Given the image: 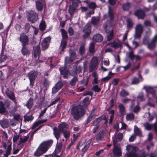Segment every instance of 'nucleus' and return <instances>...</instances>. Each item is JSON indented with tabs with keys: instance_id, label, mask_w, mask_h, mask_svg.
Wrapping results in <instances>:
<instances>
[{
	"instance_id": "f257e3e1",
	"label": "nucleus",
	"mask_w": 157,
	"mask_h": 157,
	"mask_svg": "<svg viewBox=\"0 0 157 157\" xmlns=\"http://www.w3.org/2000/svg\"><path fill=\"white\" fill-rule=\"evenodd\" d=\"M68 125L65 122H62L59 124L58 128L55 127L53 128V134L58 140L60 137L61 134L63 133L64 137L67 139L70 136V132L68 130Z\"/></svg>"
},
{
	"instance_id": "f03ea898",
	"label": "nucleus",
	"mask_w": 157,
	"mask_h": 157,
	"mask_svg": "<svg viewBox=\"0 0 157 157\" xmlns=\"http://www.w3.org/2000/svg\"><path fill=\"white\" fill-rule=\"evenodd\" d=\"M53 143L52 139L48 140L43 141L34 152V155L38 157L45 153L52 146Z\"/></svg>"
},
{
	"instance_id": "7ed1b4c3",
	"label": "nucleus",
	"mask_w": 157,
	"mask_h": 157,
	"mask_svg": "<svg viewBox=\"0 0 157 157\" xmlns=\"http://www.w3.org/2000/svg\"><path fill=\"white\" fill-rule=\"evenodd\" d=\"M85 112L83 106L78 105L75 106L72 108L71 113L75 120H78L84 115Z\"/></svg>"
},
{
	"instance_id": "20e7f679",
	"label": "nucleus",
	"mask_w": 157,
	"mask_h": 157,
	"mask_svg": "<svg viewBox=\"0 0 157 157\" xmlns=\"http://www.w3.org/2000/svg\"><path fill=\"white\" fill-rule=\"evenodd\" d=\"M126 149L129 152L127 155V157H137L138 155L136 153L138 150L137 147L128 145L127 146Z\"/></svg>"
},
{
	"instance_id": "39448f33",
	"label": "nucleus",
	"mask_w": 157,
	"mask_h": 157,
	"mask_svg": "<svg viewBox=\"0 0 157 157\" xmlns=\"http://www.w3.org/2000/svg\"><path fill=\"white\" fill-rule=\"evenodd\" d=\"M18 40L21 43V45H29V37L24 33H22L20 34L19 37L17 38Z\"/></svg>"
},
{
	"instance_id": "423d86ee",
	"label": "nucleus",
	"mask_w": 157,
	"mask_h": 157,
	"mask_svg": "<svg viewBox=\"0 0 157 157\" xmlns=\"http://www.w3.org/2000/svg\"><path fill=\"white\" fill-rule=\"evenodd\" d=\"M91 26L89 24H87L84 27L82 32L84 33L82 37L84 39H86L90 36L91 31Z\"/></svg>"
},
{
	"instance_id": "0eeeda50",
	"label": "nucleus",
	"mask_w": 157,
	"mask_h": 157,
	"mask_svg": "<svg viewBox=\"0 0 157 157\" xmlns=\"http://www.w3.org/2000/svg\"><path fill=\"white\" fill-rule=\"evenodd\" d=\"M37 73L35 71H31L28 74V76L30 81V85L33 87L36 78L37 76Z\"/></svg>"
},
{
	"instance_id": "6e6552de",
	"label": "nucleus",
	"mask_w": 157,
	"mask_h": 157,
	"mask_svg": "<svg viewBox=\"0 0 157 157\" xmlns=\"http://www.w3.org/2000/svg\"><path fill=\"white\" fill-rule=\"evenodd\" d=\"M98 60L97 57L94 56L91 59L89 66V71L92 72L98 66Z\"/></svg>"
},
{
	"instance_id": "1a4fd4ad",
	"label": "nucleus",
	"mask_w": 157,
	"mask_h": 157,
	"mask_svg": "<svg viewBox=\"0 0 157 157\" xmlns=\"http://www.w3.org/2000/svg\"><path fill=\"white\" fill-rule=\"evenodd\" d=\"M37 14L34 11H31L27 17V19L29 21L32 23H34L38 19Z\"/></svg>"
},
{
	"instance_id": "9d476101",
	"label": "nucleus",
	"mask_w": 157,
	"mask_h": 157,
	"mask_svg": "<svg viewBox=\"0 0 157 157\" xmlns=\"http://www.w3.org/2000/svg\"><path fill=\"white\" fill-rule=\"evenodd\" d=\"M21 50V53L24 57H27L31 53V50L28 45H22Z\"/></svg>"
},
{
	"instance_id": "9b49d317",
	"label": "nucleus",
	"mask_w": 157,
	"mask_h": 157,
	"mask_svg": "<svg viewBox=\"0 0 157 157\" xmlns=\"http://www.w3.org/2000/svg\"><path fill=\"white\" fill-rule=\"evenodd\" d=\"M122 154L121 149L117 146H114L113 153H111L110 156L111 157H120L121 156Z\"/></svg>"
},
{
	"instance_id": "f8f14e48",
	"label": "nucleus",
	"mask_w": 157,
	"mask_h": 157,
	"mask_svg": "<svg viewBox=\"0 0 157 157\" xmlns=\"http://www.w3.org/2000/svg\"><path fill=\"white\" fill-rule=\"evenodd\" d=\"M51 40V37L48 36L42 40L41 43V45L43 50H45L48 48Z\"/></svg>"
},
{
	"instance_id": "ddd939ff",
	"label": "nucleus",
	"mask_w": 157,
	"mask_h": 157,
	"mask_svg": "<svg viewBox=\"0 0 157 157\" xmlns=\"http://www.w3.org/2000/svg\"><path fill=\"white\" fill-rule=\"evenodd\" d=\"M63 84L61 81H59L52 88V92L53 94L56 93L63 86Z\"/></svg>"
},
{
	"instance_id": "4468645a",
	"label": "nucleus",
	"mask_w": 157,
	"mask_h": 157,
	"mask_svg": "<svg viewBox=\"0 0 157 157\" xmlns=\"http://www.w3.org/2000/svg\"><path fill=\"white\" fill-rule=\"evenodd\" d=\"M134 14L139 19H143L145 16V12L141 9H139L135 11Z\"/></svg>"
},
{
	"instance_id": "2eb2a0df",
	"label": "nucleus",
	"mask_w": 157,
	"mask_h": 157,
	"mask_svg": "<svg viewBox=\"0 0 157 157\" xmlns=\"http://www.w3.org/2000/svg\"><path fill=\"white\" fill-rule=\"evenodd\" d=\"M119 112L118 114V116L121 118H123L125 114V108L123 104H119L118 105Z\"/></svg>"
},
{
	"instance_id": "dca6fc26",
	"label": "nucleus",
	"mask_w": 157,
	"mask_h": 157,
	"mask_svg": "<svg viewBox=\"0 0 157 157\" xmlns=\"http://www.w3.org/2000/svg\"><path fill=\"white\" fill-rule=\"evenodd\" d=\"M61 75H63L64 78H67L69 75V71L67 69V67L65 66L61 67L59 68Z\"/></svg>"
},
{
	"instance_id": "f3484780",
	"label": "nucleus",
	"mask_w": 157,
	"mask_h": 157,
	"mask_svg": "<svg viewBox=\"0 0 157 157\" xmlns=\"http://www.w3.org/2000/svg\"><path fill=\"white\" fill-rule=\"evenodd\" d=\"M67 45L66 40H61L59 48L60 54H62L65 52L64 49L66 48Z\"/></svg>"
},
{
	"instance_id": "a211bd4d",
	"label": "nucleus",
	"mask_w": 157,
	"mask_h": 157,
	"mask_svg": "<svg viewBox=\"0 0 157 157\" xmlns=\"http://www.w3.org/2000/svg\"><path fill=\"white\" fill-rule=\"evenodd\" d=\"M106 119V116L104 114L103 115L96 118L93 122L92 125L94 126H95L98 124L101 121L105 120Z\"/></svg>"
},
{
	"instance_id": "6ab92c4d",
	"label": "nucleus",
	"mask_w": 157,
	"mask_h": 157,
	"mask_svg": "<svg viewBox=\"0 0 157 157\" xmlns=\"http://www.w3.org/2000/svg\"><path fill=\"white\" fill-rule=\"evenodd\" d=\"M5 93L7 96L11 100H13L15 99L16 97L14 93L10 90L9 88L6 89Z\"/></svg>"
},
{
	"instance_id": "aec40b11",
	"label": "nucleus",
	"mask_w": 157,
	"mask_h": 157,
	"mask_svg": "<svg viewBox=\"0 0 157 157\" xmlns=\"http://www.w3.org/2000/svg\"><path fill=\"white\" fill-rule=\"evenodd\" d=\"M107 45H111V47L115 49L119 48L121 46V44L120 42H116L115 40H114L112 42L108 43Z\"/></svg>"
},
{
	"instance_id": "412c9836",
	"label": "nucleus",
	"mask_w": 157,
	"mask_h": 157,
	"mask_svg": "<svg viewBox=\"0 0 157 157\" xmlns=\"http://www.w3.org/2000/svg\"><path fill=\"white\" fill-rule=\"evenodd\" d=\"M111 30L109 31L108 33H106L108 34L107 35V40L108 41L111 40L114 37V31L113 28L111 27H109Z\"/></svg>"
},
{
	"instance_id": "4be33fe9",
	"label": "nucleus",
	"mask_w": 157,
	"mask_h": 157,
	"mask_svg": "<svg viewBox=\"0 0 157 157\" xmlns=\"http://www.w3.org/2000/svg\"><path fill=\"white\" fill-rule=\"evenodd\" d=\"M104 132L103 130L100 131L97 135L96 139L97 141H102L104 139Z\"/></svg>"
},
{
	"instance_id": "5701e85b",
	"label": "nucleus",
	"mask_w": 157,
	"mask_h": 157,
	"mask_svg": "<svg viewBox=\"0 0 157 157\" xmlns=\"http://www.w3.org/2000/svg\"><path fill=\"white\" fill-rule=\"evenodd\" d=\"M93 40L94 41L96 42H101L103 40V37L100 34H96L93 36Z\"/></svg>"
},
{
	"instance_id": "b1692460",
	"label": "nucleus",
	"mask_w": 157,
	"mask_h": 157,
	"mask_svg": "<svg viewBox=\"0 0 157 157\" xmlns=\"http://www.w3.org/2000/svg\"><path fill=\"white\" fill-rule=\"evenodd\" d=\"M40 49L39 46L37 45L34 49L33 52V56L34 58H36L40 56Z\"/></svg>"
},
{
	"instance_id": "393cba45",
	"label": "nucleus",
	"mask_w": 157,
	"mask_h": 157,
	"mask_svg": "<svg viewBox=\"0 0 157 157\" xmlns=\"http://www.w3.org/2000/svg\"><path fill=\"white\" fill-rule=\"evenodd\" d=\"M108 14L110 20H113L114 18V13L113 9L110 6L108 7Z\"/></svg>"
},
{
	"instance_id": "a878e982",
	"label": "nucleus",
	"mask_w": 157,
	"mask_h": 157,
	"mask_svg": "<svg viewBox=\"0 0 157 157\" xmlns=\"http://www.w3.org/2000/svg\"><path fill=\"white\" fill-rule=\"evenodd\" d=\"M131 7V3L127 2H126L123 3L122 5V8L124 11H128Z\"/></svg>"
},
{
	"instance_id": "bb28decb",
	"label": "nucleus",
	"mask_w": 157,
	"mask_h": 157,
	"mask_svg": "<svg viewBox=\"0 0 157 157\" xmlns=\"http://www.w3.org/2000/svg\"><path fill=\"white\" fill-rule=\"evenodd\" d=\"M94 110H93L91 113L89 114L88 117L87 119L85 121L84 124L85 125H87L92 120V119L94 115V114L93 113Z\"/></svg>"
},
{
	"instance_id": "cd10ccee",
	"label": "nucleus",
	"mask_w": 157,
	"mask_h": 157,
	"mask_svg": "<svg viewBox=\"0 0 157 157\" xmlns=\"http://www.w3.org/2000/svg\"><path fill=\"white\" fill-rule=\"evenodd\" d=\"M146 90L148 94H152V96L155 98L156 95V91L152 87L150 86L147 87L146 89Z\"/></svg>"
},
{
	"instance_id": "c85d7f7f",
	"label": "nucleus",
	"mask_w": 157,
	"mask_h": 157,
	"mask_svg": "<svg viewBox=\"0 0 157 157\" xmlns=\"http://www.w3.org/2000/svg\"><path fill=\"white\" fill-rule=\"evenodd\" d=\"M33 99L32 98H30L27 101L25 104V105L28 109H30L33 107Z\"/></svg>"
},
{
	"instance_id": "c756f323",
	"label": "nucleus",
	"mask_w": 157,
	"mask_h": 157,
	"mask_svg": "<svg viewBox=\"0 0 157 157\" xmlns=\"http://www.w3.org/2000/svg\"><path fill=\"white\" fill-rule=\"evenodd\" d=\"M36 9L39 11H41L43 9V5L41 2L39 0L36 2Z\"/></svg>"
},
{
	"instance_id": "7c9ffc66",
	"label": "nucleus",
	"mask_w": 157,
	"mask_h": 157,
	"mask_svg": "<svg viewBox=\"0 0 157 157\" xmlns=\"http://www.w3.org/2000/svg\"><path fill=\"white\" fill-rule=\"evenodd\" d=\"M61 33L62 39V40H66L68 38V36L67 32L64 29L60 30Z\"/></svg>"
},
{
	"instance_id": "2f4dec72",
	"label": "nucleus",
	"mask_w": 157,
	"mask_h": 157,
	"mask_svg": "<svg viewBox=\"0 0 157 157\" xmlns=\"http://www.w3.org/2000/svg\"><path fill=\"white\" fill-rule=\"evenodd\" d=\"M0 124L3 128H7L8 126V121L6 119L1 120H0Z\"/></svg>"
},
{
	"instance_id": "473e14b6",
	"label": "nucleus",
	"mask_w": 157,
	"mask_h": 157,
	"mask_svg": "<svg viewBox=\"0 0 157 157\" xmlns=\"http://www.w3.org/2000/svg\"><path fill=\"white\" fill-rule=\"evenodd\" d=\"M114 75V74L113 73L111 72H109L108 76L102 78L101 81L103 82L108 81L112 78V76Z\"/></svg>"
},
{
	"instance_id": "72a5a7b5",
	"label": "nucleus",
	"mask_w": 157,
	"mask_h": 157,
	"mask_svg": "<svg viewBox=\"0 0 157 157\" xmlns=\"http://www.w3.org/2000/svg\"><path fill=\"white\" fill-rule=\"evenodd\" d=\"M89 97H85L83 100L82 104L85 107H87L90 103Z\"/></svg>"
},
{
	"instance_id": "f704fd0d",
	"label": "nucleus",
	"mask_w": 157,
	"mask_h": 157,
	"mask_svg": "<svg viewBox=\"0 0 157 157\" xmlns=\"http://www.w3.org/2000/svg\"><path fill=\"white\" fill-rule=\"evenodd\" d=\"M89 52L92 54H94L95 52V45L94 43L92 42L90 43L89 48Z\"/></svg>"
},
{
	"instance_id": "c9c22d12",
	"label": "nucleus",
	"mask_w": 157,
	"mask_h": 157,
	"mask_svg": "<svg viewBox=\"0 0 157 157\" xmlns=\"http://www.w3.org/2000/svg\"><path fill=\"white\" fill-rule=\"evenodd\" d=\"M134 132L136 135L139 137L142 136L141 131L136 126H134Z\"/></svg>"
},
{
	"instance_id": "e433bc0d",
	"label": "nucleus",
	"mask_w": 157,
	"mask_h": 157,
	"mask_svg": "<svg viewBox=\"0 0 157 157\" xmlns=\"http://www.w3.org/2000/svg\"><path fill=\"white\" fill-rule=\"evenodd\" d=\"M78 81V78L77 77L74 76L70 81V84L72 86H74L76 85V83Z\"/></svg>"
},
{
	"instance_id": "4c0bfd02",
	"label": "nucleus",
	"mask_w": 157,
	"mask_h": 157,
	"mask_svg": "<svg viewBox=\"0 0 157 157\" xmlns=\"http://www.w3.org/2000/svg\"><path fill=\"white\" fill-rule=\"evenodd\" d=\"M6 112L4 104L2 101H0V113H5Z\"/></svg>"
},
{
	"instance_id": "58836bf2",
	"label": "nucleus",
	"mask_w": 157,
	"mask_h": 157,
	"mask_svg": "<svg viewBox=\"0 0 157 157\" xmlns=\"http://www.w3.org/2000/svg\"><path fill=\"white\" fill-rule=\"evenodd\" d=\"M127 27L128 28L130 29L133 27V22L132 20L130 18H128L127 20Z\"/></svg>"
},
{
	"instance_id": "ea45409f",
	"label": "nucleus",
	"mask_w": 157,
	"mask_h": 157,
	"mask_svg": "<svg viewBox=\"0 0 157 157\" xmlns=\"http://www.w3.org/2000/svg\"><path fill=\"white\" fill-rule=\"evenodd\" d=\"M86 49L84 45H81L79 48V52L81 55L82 56L85 53Z\"/></svg>"
},
{
	"instance_id": "a19ab883",
	"label": "nucleus",
	"mask_w": 157,
	"mask_h": 157,
	"mask_svg": "<svg viewBox=\"0 0 157 157\" xmlns=\"http://www.w3.org/2000/svg\"><path fill=\"white\" fill-rule=\"evenodd\" d=\"M31 28V26L30 24L27 23H26L24 26V30L25 32L26 33H28L29 31V30Z\"/></svg>"
},
{
	"instance_id": "79ce46f5",
	"label": "nucleus",
	"mask_w": 157,
	"mask_h": 157,
	"mask_svg": "<svg viewBox=\"0 0 157 157\" xmlns=\"http://www.w3.org/2000/svg\"><path fill=\"white\" fill-rule=\"evenodd\" d=\"M143 30V28L141 25L139 24L136 26L135 31L141 33H142Z\"/></svg>"
},
{
	"instance_id": "37998d69",
	"label": "nucleus",
	"mask_w": 157,
	"mask_h": 157,
	"mask_svg": "<svg viewBox=\"0 0 157 157\" xmlns=\"http://www.w3.org/2000/svg\"><path fill=\"white\" fill-rule=\"evenodd\" d=\"M88 7L91 9H95L97 6L95 2H91L88 4Z\"/></svg>"
},
{
	"instance_id": "c03bdc74",
	"label": "nucleus",
	"mask_w": 157,
	"mask_h": 157,
	"mask_svg": "<svg viewBox=\"0 0 157 157\" xmlns=\"http://www.w3.org/2000/svg\"><path fill=\"white\" fill-rule=\"evenodd\" d=\"M134 115L132 113H128L126 116V119L128 120H132L134 119Z\"/></svg>"
},
{
	"instance_id": "a18cd8bd",
	"label": "nucleus",
	"mask_w": 157,
	"mask_h": 157,
	"mask_svg": "<svg viewBox=\"0 0 157 157\" xmlns=\"http://www.w3.org/2000/svg\"><path fill=\"white\" fill-rule=\"evenodd\" d=\"M4 53H3L2 54L1 53L0 54V62L1 63L5 62L7 59V56L6 55H4Z\"/></svg>"
},
{
	"instance_id": "49530a36",
	"label": "nucleus",
	"mask_w": 157,
	"mask_h": 157,
	"mask_svg": "<svg viewBox=\"0 0 157 157\" xmlns=\"http://www.w3.org/2000/svg\"><path fill=\"white\" fill-rule=\"evenodd\" d=\"M120 94L121 96L122 97H125L126 96H128L129 94V93L124 89H122L120 92Z\"/></svg>"
},
{
	"instance_id": "de8ad7c7",
	"label": "nucleus",
	"mask_w": 157,
	"mask_h": 157,
	"mask_svg": "<svg viewBox=\"0 0 157 157\" xmlns=\"http://www.w3.org/2000/svg\"><path fill=\"white\" fill-rule=\"evenodd\" d=\"M147 45L148 48L149 49L151 50L153 49L155 47L156 45V43L151 41V43H149Z\"/></svg>"
},
{
	"instance_id": "09e8293b",
	"label": "nucleus",
	"mask_w": 157,
	"mask_h": 157,
	"mask_svg": "<svg viewBox=\"0 0 157 157\" xmlns=\"http://www.w3.org/2000/svg\"><path fill=\"white\" fill-rule=\"evenodd\" d=\"M91 90L94 91L95 92H99L100 91L101 88L99 87L98 85L93 86L91 89Z\"/></svg>"
},
{
	"instance_id": "8fccbe9b",
	"label": "nucleus",
	"mask_w": 157,
	"mask_h": 157,
	"mask_svg": "<svg viewBox=\"0 0 157 157\" xmlns=\"http://www.w3.org/2000/svg\"><path fill=\"white\" fill-rule=\"evenodd\" d=\"M12 149L11 144L9 145L7 147L6 151L5 154L8 156L11 154V151Z\"/></svg>"
},
{
	"instance_id": "3c124183",
	"label": "nucleus",
	"mask_w": 157,
	"mask_h": 157,
	"mask_svg": "<svg viewBox=\"0 0 157 157\" xmlns=\"http://www.w3.org/2000/svg\"><path fill=\"white\" fill-rule=\"evenodd\" d=\"M49 85V82L47 78H44V81L43 82V86L44 87L46 88H47L48 87Z\"/></svg>"
},
{
	"instance_id": "603ef678",
	"label": "nucleus",
	"mask_w": 157,
	"mask_h": 157,
	"mask_svg": "<svg viewBox=\"0 0 157 157\" xmlns=\"http://www.w3.org/2000/svg\"><path fill=\"white\" fill-rule=\"evenodd\" d=\"M89 78H87L86 79H83L80 81V84L82 85H84L85 86H87L88 83Z\"/></svg>"
},
{
	"instance_id": "864d4df0",
	"label": "nucleus",
	"mask_w": 157,
	"mask_h": 157,
	"mask_svg": "<svg viewBox=\"0 0 157 157\" xmlns=\"http://www.w3.org/2000/svg\"><path fill=\"white\" fill-rule=\"evenodd\" d=\"M144 126L146 129L147 130H150L152 128V124H150L148 123L144 124Z\"/></svg>"
},
{
	"instance_id": "5fc2aeb1",
	"label": "nucleus",
	"mask_w": 157,
	"mask_h": 157,
	"mask_svg": "<svg viewBox=\"0 0 157 157\" xmlns=\"http://www.w3.org/2000/svg\"><path fill=\"white\" fill-rule=\"evenodd\" d=\"M99 21V18L94 17L92 19L91 23L93 25H96L98 23Z\"/></svg>"
},
{
	"instance_id": "6e6d98bb",
	"label": "nucleus",
	"mask_w": 157,
	"mask_h": 157,
	"mask_svg": "<svg viewBox=\"0 0 157 157\" xmlns=\"http://www.w3.org/2000/svg\"><path fill=\"white\" fill-rule=\"evenodd\" d=\"M33 117L32 115L31 116H25L24 117V121H32L33 119Z\"/></svg>"
},
{
	"instance_id": "4d7b16f0",
	"label": "nucleus",
	"mask_w": 157,
	"mask_h": 157,
	"mask_svg": "<svg viewBox=\"0 0 157 157\" xmlns=\"http://www.w3.org/2000/svg\"><path fill=\"white\" fill-rule=\"evenodd\" d=\"M39 27L40 30L42 31L44 30L46 28V25L45 22L44 21L41 23Z\"/></svg>"
},
{
	"instance_id": "13d9d810",
	"label": "nucleus",
	"mask_w": 157,
	"mask_h": 157,
	"mask_svg": "<svg viewBox=\"0 0 157 157\" xmlns=\"http://www.w3.org/2000/svg\"><path fill=\"white\" fill-rule=\"evenodd\" d=\"M75 10V7L72 6H70L69 7L68 10V12L70 15H72L73 14Z\"/></svg>"
},
{
	"instance_id": "bf43d9fd",
	"label": "nucleus",
	"mask_w": 157,
	"mask_h": 157,
	"mask_svg": "<svg viewBox=\"0 0 157 157\" xmlns=\"http://www.w3.org/2000/svg\"><path fill=\"white\" fill-rule=\"evenodd\" d=\"M139 82V80L138 78L136 77H134L132 80V84H136L138 83Z\"/></svg>"
},
{
	"instance_id": "052dcab7",
	"label": "nucleus",
	"mask_w": 157,
	"mask_h": 157,
	"mask_svg": "<svg viewBox=\"0 0 157 157\" xmlns=\"http://www.w3.org/2000/svg\"><path fill=\"white\" fill-rule=\"evenodd\" d=\"M132 109L134 113H137L140 110V107L138 105H137Z\"/></svg>"
},
{
	"instance_id": "680f3d73",
	"label": "nucleus",
	"mask_w": 157,
	"mask_h": 157,
	"mask_svg": "<svg viewBox=\"0 0 157 157\" xmlns=\"http://www.w3.org/2000/svg\"><path fill=\"white\" fill-rule=\"evenodd\" d=\"M70 58H72L73 59H74L75 58L76 56V52L72 50H71L70 52ZM73 59L72 60V61H73Z\"/></svg>"
},
{
	"instance_id": "e2e57ef3",
	"label": "nucleus",
	"mask_w": 157,
	"mask_h": 157,
	"mask_svg": "<svg viewBox=\"0 0 157 157\" xmlns=\"http://www.w3.org/2000/svg\"><path fill=\"white\" fill-rule=\"evenodd\" d=\"M119 80V78H114L113 80V81L111 82V83L112 84H113L114 86H116L118 84Z\"/></svg>"
},
{
	"instance_id": "0e129e2a",
	"label": "nucleus",
	"mask_w": 157,
	"mask_h": 157,
	"mask_svg": "<svg viewBox=\"0 0 157 157\" xmlns=\"http://www.w3.org/2000/svg\"><path fill=\"white\" fill-rule=\"evenodd\" d=\"M137 98L139 99L141 101H143L144 100L143 93H140L137 97Z\"/></svg>"
},
{
	"instance_id": "69168bd1",
	"label": "nucleus",
	"mask_w": 157,
	"mask_h": 157,
	"mask_svg": "<svg viewBox=\"0 0 157 157\" xmlns=\"http://www.w3.org/2000/svg\"><path fill=\"white\" fill-rule=\"evenodd\" d=\"M68 33L70 36H72L74 34V31L72 27H70L69 28Z\"/></svg>"
},
{
	"instance_id": "338daca9",
	"label": "nucleus",
	"mask_w": 157,
	"mask_h": 157,
	"mask_svg": "<svg viewBox=\"0 0 157 157\" xmlns=\"http://www.w3.org/2000/svg\"><path fill=\"white\" fill-rule=\"evenodd\" d=\"M123 138V134L121 133H119L117 136V139L118 140V141L119 142L121 141Z\"/></svg>"
},
{
	"instance_id": "774afa93",
	"label": "nucleus",
	"mask_w": 157,
	"mask_h": 157,
	"mask_svg": "<svg viewBox=\"0 0 157 157\" xmlns=\"http://www.w3.org/2000/svg\"><path fill=\"white\" fill-rule=\"evenodd\" d=\"M128 56L132 60H133L134 59L135 55H134L133 52L132 51H131L129 53Z\"/></svg>"
}]
</instances>
